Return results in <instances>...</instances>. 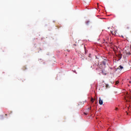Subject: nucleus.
I'll list each match as a JSON object with an SVG mask.
<instances>
[{"instance_id":"1","label":"nucleus","mask_w":131,"mask_h":131,"mask_svg":"<svg viewBox=\"0 0 131 131\" xmlns=\"http://www.w3.org/2000/svg\"><path fill=\"white\" fill-rule=\"evenodd\" d=\"M117 57H118V58H119L118 60H121V58H122V54H120V52L118 54V55H117Z\"/></svg>"},{"instance_id":"2","label":"nucleus","mask_w":131,"mask_h":131,"mask_svg":"<svg viewBox=\"0 0 131 131\" xmlns=\"http://www.w3.org/2000/svg\"><path fill=\"white\" fill-rule=\"evenodd\" d=\"M126 97L128 99H126V98H125L126 102H130V97L128 96V95H127Z\"/></svg>"},{"instance_id":"3","label":"nucleus","mask_w":131,"mask_h":131,"mask_svg":"<svg viewBox=\"0 0 131 131\" xmlns=\"http://www.w3.org/2000/svg\"><path fill=\"white\" fill-rule=\"evenodd\" d=\"M99 104L100 105H103V100H102L101 99V98H99Z\"/></svg>"},{"instance_id":"4","label":"nucleus","mask_w":131,"mask_h":131,"mask_svg":"<svg viewBox=\"0 0 131 131\" xmlns=\"http://www.w3.org/2000/svg\"><path fill=\"white\" fill-rule=\"evenodd\" d=\"M117 69L119 70H122L123 69V67L122 66H119V67H118Z\"/></svg>"},{"instance_id":"5","label":"nucleus","mask_w":131,"mask_h":131,"mask_svg":"<svg viewBox=\"0 0 131 131\" xmlns=\"http://www.w3.org/2000/svg\"><path fill=\"white\" fill-rule=\"evenodd\" d=\"M102 64H103V65H104V66H105V65H106V61H102Z\"/></svg>"},{"instance_id":"6","label":"nucleus","mask_w":131,"mask_h":131,"mask_svg":"<svg viewBox=\"0 0 131 131\" xmlns=\"http://www.w3.org/2000/svg\"><path fill=\"white\" fill-rule=\"evenodd\" d=\"M126 55L127 56H129V55H130V52H126Z\"/></svg>"},{"instance_id":"7","label":"nucleus","mask_w":131,"mask_h":131,"mask_svg":"<svg viewBox=\"0 0 131 131\" xmlns=\"http://www.w3.org/2000/svg\"><path fill=\"white\" fill-rule=\"evenodd\" d=\"M95 101V99L93 98H91V101L92 102V103H94V101Z\"/></svg>"},{"instance_id":"8","label":"nucleus","mask_w":131,"mask_h":131,"mask_svg":"<svg viewBox=\"0 0 131 131\" xmlns=\"http://www.w3.org/2000/svg\"><path fill=\"white\" fill-rule=\"evenodd\" d=\"M27 69L26 66H24L23 68V70H26Z\"/></svg>"},{"instance_id":"9","label":"nucleus","mask_w":131,"mask_h":131,"mask_svg":"<svg viewBox=\"0 0 131 131\" xmlns=\"http://www.w3.org/2000/svg\"><path fill=\"white\" fill-rule=\"evenodd\" d=\"M119 83V81H117L116 82V84H118Z\"/></svg>"},{"instance_id":"10","label":"nucleus","mask_w":131,"mask_h":131,"mask_svg":"<svg viewBox=\"0 0 131 131\" xmlns=\"http://www.w3.org/2000/svg\"><path fill=\"white\" fill-rule=\"evenodd\" d=\"M89 57L90 58H91V57H92V54H90L89 55Z\"/></svg>"},{"instance_id":"11","label":"nucleus","mask_w":131,"mask_h":131,"mask_svg":"<svg viewBox=\"0 0 131 131\" xmlns=\"http://www.w3.org/2000/svg\"><path fill=\"white\" fill-rule=\"evenodd\" d=\"M89 23H90V21H86V24H87V25L89 24Z\"/></svg>"},{"instance_id":"12","label":"nucleus","mask_w":131,"mask_h":131,"mask_svg":"<svg viewBox=\"0 0 131 131\" xmlns=\"http://www.w3.org/2000/svg\"><path fill=\"white\" fill-rule=\"evenodd\" d=\"M109 86V85L108 84H106V88H108Z\"/></svg>"},{"instance_id":"13","label":"nucleus","mask_w":131,"mask_h":131,"mask_svg":"<svg viewBox=\"0 0 131 131\" xmlns=\"http://www.w3.org/2000/svg\"><path fill=\"white\" fill-rule=\"evenodd\" d=\"M115 110H116V111H117V110H118V108L116 107V108H115Z\"/></svg>"},{"instance_id":"14","label":"nucleus","mask_w":131,"mask_h":131,"mask_svg":"<svg viewBox=\"0 0 131 131\" xmlns=\"http://www.w3.org/2000/svg\"><path fill=\"white\" fill-rule=\"evenodd\" d=\"M91 107H88V109L89 110H91Z\"/></svg>"},{"instance_id":"15","label":"nucleus","mask_w":131,"mask_h":131,"mask_svg":"<svg viewBox=\"0 0 131 131\" xmlns=\"http://www.w3.org/2000/svg\"><path fill=\"white\" fill-rule=\"evenodd\" d=\"M97 6H99V3H97Z\"/></svg>"},{"instance_id":"16","label":"nucleus","mask_w":131,"mask_h":131,"mask_svg":"<svg viewBox=\"0 0 131 131\" xmlns=\"http://www.w3.org/2000/svg\"><path fill=\"white\" fill-rule=\"evenodd\" d=\"M74 46H76V45L74 44Z\"/></svg>"},{"instance_id":"17","label":"nucleus","mask_w":131,"mask_h":131,"mask_svg":"<svg viewBox=\"0 0 131 131\" xmlns=\"http://www.w3.org/2000/svg\"><path fill=\"white\" fill-rule=\"evenodd\" d=\"M5 115H6V116H7V115H7V114H6Z\"/></svg>"}]
</instances>
